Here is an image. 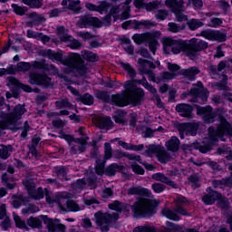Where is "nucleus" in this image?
<instances>
[{"label":"nucleus","mask_w":232,"mask_h":232,"mask_svg":"<svg viewBox=\"0 0 232 232\" xmlns=\"http://www.w3.org/2000/svg\"><path fill=\"white\" fill-rule=\"evenodd\" d=\"M119 146H121L124 150H130L131 151H140L144 148V145H131L124 141H119Z\"/></svg>","instance_id":"72a5a7b5"},{"label":"nucleus","mask_w":232,"mask_h":232,"mask_svg":"<svg viewBox=\"0 0 232 232\" xmlns=\"http://www.w3.org/2000/svg\"><path fill=\"white\" fill-rule=\"evenodd\" d=\"M42 222L46 225L49 232H64V227L59 219H50L46 216H40L38 218H30L27 220L28 226L33 228L41 227Z\"/></svg>","instance_id":"7ed1b4c3"},{"label":"nucleus","mask_w":232,"mask_h":232,"mask_svg":"<svg viewBox=\"0 0 232 232\" xmlns=\"http://www.w3.org/2000/svg\"><path fill=\"white\" fill-rule=\"evenodd\" d=\"M29 82L31 84H44V86H48L52 79L45 75L33 73L30 75Z\"/></svg>","instance_id":"aec40b11"},{"label":"nucleus","mask_w":232,"mask_h":232,"mask_svg":"<svg viewBox=\"0 0 232 232\" xmlns=\"http://www.w3.org/2000/svg\"><path fill=\"white\" fill-rule=\"evenodd\" d=\"M166 6L171 8L172 12L176 15L177 21L182 23V21H188V16L182 14V6H184V2L180 0L178 2L177 0H167L165 1Z\"/></svg>","instance_id":"9d476101"},{"label":"nucleus","mask_w":232,"mask_h":232,"mask_svg":"<svg viewBox=\"0 0 232 232\" xmlns=\"http://www.w3.org/2000/svg\"><path fill=\"white\" fill-rule=\"evenodd\" d=\"M86 186H89L91 189H93L95 188V182L94 181H84V179H79L74 184V188L76 191H81V189H84Z\"/></svg>","instance_id":"cd10ccee"},{"label":"nucleus","mask_w":232,"mask_h":232,"mask_svg":"<svg viewBox=\"0 0 232 232\" xmlns=\"http://www.w3.org/2000/svg\"><path fill=\"white\" fill-rule=\"evenodd\" d=\"M152 189L155 193H162V191H164V185L160 183H154L152 185Z\"/></svg>","instance_id":"5fc2aeb1"},{"label":"nucleus","mask_w":232,"mask_h":232,"mask_svg":"<svg viewBox=\"0 0 232 232\" xmlns=\"http://www.w3.org/2000/svg\"><path fill=\"white\" fill-rule=\"evenodd\" d=\"M189 47L190 50H193L194 52H198V50H204V48H208V44L205 41H197V39L192 38L189 41Z\"/></svg>","instance_id":"bb28decb"},{"label":"nucleus","mask_w":232,"mask_h":232,"mask_svg":"<svg viewBox=\"0 0 232 232\" xmlns=\"http://www.w3.org/2000/svg\"><path fill=\"white\" fill-rule=\"evenodd\" d=\"M66 209H67V211H81V208L73 200H68L67 201Z\"/></svg>","instance_id":"ea45409f"},{"label":"nucleus","mask_w":232,"mask_h":232,"mask_svg":"<svg viewBox=\"0 0 232 232\" xmlns=\"http://www.w3.org/2000/svg\"><path fill=\"white\" fill-rule=\"evenodd\" d=\"M159 6V2H151L149 4H146L145 8L148 10V12H151L152 10H155Z\"/></svg>","instance_id":"4d7b16f0"},{"label":"nucleus","mask_w":232,"mask_h":232,"mask_svg":"<svg viewBox=\"0 0 232 232\" xmlns=\"http://www.w3.org/2000/svg\"><path fill=\"white\" fill-rule=\"evenodd\" d=\"M182 229V227H180L179 226L171 223L169 221L167 222V231H170V232H179Z\"/></svg>","instance_id":"49530a36"},{"label":"nucleus","mask_w":232,"mask_h":232,"mask_svg":"<svg viewBox=\"0 0 232 232\" xmlns=\"http://www.w3.org/2000/svg\"><path fill=\"white\" fill-rule=\"evenodd\" d=\"M165 146L169 151H177L179 150V146H180V140H179V138L177 137H172L166 142Z\"/></svg>","instance_id":"c85d7f7f"},{"label":"nucleus","mask_w":232,"mask_h":232,"mask_svg":"<svg viewBox=\"0 0 232 232\" xmlns=\"http://www.w3.org/2000/svg\"><path fill=\"white\" fill-rule=\"evenodd\" d=\"M130 3H131V0H126L125 4L111 7V15L114 17V21L118 19L124 21L130 17Z\"/></svg>","instance_id":"1a4fd4ad"},{"label":"nucleus","mask_w":232,"mask_h":232,"mask_svg":"<svg viewBox=\"0 0 232 232\" xmlns=\"http://www.w3.org/2000/svg\"><path fill=\"white\" fill-rule=\"evenodd\" d=\"M168 70H169L170 72H164L161 75L162 81H171V79H175L177 77V72L180 70V67L178 64L167 63Z\"/></svg>","instance_id":"6ab92c4d"},{"label":"nucleus","mask_w":232,"mask_h":232,"mask_svg":"<svg viewBox=\"0 0 232 232\" xmlns=\"http://www.w3.org/2000/svg\"><path fill=\"white\" fill-rule=\"evenodd\" d=\"M208 191L210 192L205 195L202 198L204 204L211 206V204H215V200H219V202H225L227 204V201L222 198V195L218 194L217 191L211 190V188H208Z\"/></svg>","instance_id":"dca6fc26"},{"label":"nucleus","mask_w":232,"mask_h":232,"mask_svg":"<svg viewBox=\"0 0 232 232\" xmlns=\"http://www.w3.org/2000/svg\"><path fill=\"white\" fill-rule=\"evenodd\" d=\"M198 130V123H182L179 125V135L183 139L184 135H197Z\"/></svg>","instance_id":"4468645a"},{"label":"nucleus","mask_w":232,"mask_h":232,"mask_svg":"<svg viewBox=\"0 0 232 232\" xmlns=\"http://www.w3.org/2000/svg\"><path fill=\"white\" fill-rule=\"evenodd\" d=\"M129 195H150V190L142 187H133L129 188Z\"/></svg>","instance_id":"473e14b6"},{"label":"nucleus","mask_w":232,"mask_h":232,"mask_svg":"<svg viewBox=\"0 0 232 232\" xmlns=\"http://www.w3.org/2000/svg\"><path fill=\"white\" fill-rule=\"evenodd\" d=\"M96 173L97 175H102V173H104V163H100L97 161Z\"/></svg>","instance_id":"774afa93"},{"label":"nucleus","mask_w":232,"mask_h":232,"mask_svg":"<svg viewBox=\"0 0 232 232\" xmlns=\"http://www.w3.org/2000/svg\"><path fill=\"white\" fill-rule=\"evenodd\" d=\"M95 222L102 232H108L110 229V222L119 219V214H106L98 212L94 215Z\"/></svg>","instance_id":"0eeeda50"},{"label":"nucleus","mask_w":232,"mask_h":232,"mask_svg":"<svg viewBox=\"0 0 232 232\" xmlns=\"http://www.w3.org/2000/svg\"><path fill=\"white\" fill-rule=\"evenodd\" d=\"M188 5H192L194 8H202L203 6L202 0H189Z\"/></svg>","instance_id":"052dcab7"},{"label":"nucleus","mask_w":232,"mask_h":232,"mask_svg":"<svg viewBox=\"0 0 232 232\" xmlns=\"http://www.w3.org/2000/svg\"><path fill=\"white\" fill-rule=\"evenodd\" d=\"M82 102L87 106H92V104H93V97L90 94H85L82 98Z\"/></svg>","instance_id":"de8ad7c7"},{"label":"nucleus","mask_w":232,"mask_h":232,"mask_svg":"<svg viewBox=\"0 0 232 232\" xmlns=\"http://www.w3.org/2000/svg\"><path fill=\"white\" fill-rule=\"evenodd\" d=\"M5 98H0V110H4V108H5L8 112H1L0 128L1 130H15V128H17V122H19L23 115L26 113V109L24 106L18 104L10 111L9 105L3 104Z\"/></svg>","instance_id":"f03ea898"},{"label":"nucleus","mask_w":232,"mask_h":232,"mask_svg":"<svg viewBox=\"0 0 232 232\" xmlns=\"http://www.w3.org/2000/svg\"><path fill=\"white\" fill-rule=\"evenodd\" d=\"M137 82L138 84H141L142 86H144V88L149 90L150 93H153V94L157 93V90L153 86L150 85V83H148V81L146 79L140 80Z\"/></svg>","instance_id":"a19ab883"},{"label":"nucleus","mask_w":232,"mask_h":232,"mask_svg":"<svg viewBox=\"0 0 232 232\" xmlns=\"http://www.w3.org/2000/svg\"><path fill=\"white\" fill-rule=\"evenodd\" d=\"M133 232H155V227L150 226H140L135 227Z\"/></svg>","instance_id":"a18cd8bd"},{"label":"nucleus","mask_w":232,"mask_h":232,"mask_svg":"<svg viewBox=\"0 0 232 232\" xmlns=\"http://www.w3.org/2000/svg\"><path fill=\"white\" fill-rule=\"evenodd\" d=\"M24 186H25L29 195L33 198L39 200L44 197V191H43V188H39L38 189H35V184H34L32 180H24Z\"/></svg>","instance_id":"ddd939ff"},{"label":"nucleus","mask_w":232,"mask_h":232,"mask_svg":"<svg viewBox=\"0 0 232 232\" xmlns=\"http://www.w3.org/2000/svg\"><path fill=\"white\" fill-rule=\"evenodd\" d=\"M158 204L157 199H140L133 205L131 209L134 217H146L155 213V208H157Z\"/></svg>","instance_id":"20e7f679"},{"label":"nucleus","mask_w":232,"mask_h":232,"mask_svg":"<svg viewBox=\"0 0 232 232\" xmlns=\"http://www.w3.org/2000/svg\"><path fill=\"white\" fill-rule=\"evenodd\" d=\"M86 139L83 140H77L76 142L77 144H80L81 147L79 149H74L75 151H84V146H86Z\"/></svg>","instance_id":"0e129e2a"},{"label":"nucleus","mask_w":232,"mask_h":232,"mask_svg":"<svg viewBox=\"0 0 232 232\" xmlns=\"http://www.w3.org/2000/svg\"><path fill=\"white\" fill-rule=\"evenodd\" d=\"M121 66H122V68H124L126 70V72H128V73H129V75H130V77H135V70H133V68H131L130 64L122 63Z\"/></svg>","instance_id":"864d4df0"},{"label":"nucleus","mask_w":232,"mask_h":232,"mask_svg":"<svg viewBox=\"0 0 232 232\" xmlns=\"http://www.w3.org/2000/svg\"><path fill=\"white\" fill-rule=\"evenodd\" d=\"M169 30L173 34H177V32H180V27L178 26L175 23H169Z\"/></svg>","instance_id":"bf43d9fd"},{"label":"nucleus","mask_w":232,"mask_h":232,"mask_svg":"<svg viewBox=\"0 0 232 232\" xmlns=\"http://www.w3.org/2000/svg\"><path fill=\"white\" fill-rule=\"evenodd\" d=\"M7 86H9L10 88H12V86H14V88L16 92H17V90H19V88H22V90H24V92H27L28 93H30L32 92V88H30V86L21 84L19 82V81H17V79L14 78V77L8 78Z\"/></svg>","instance_id":"5701e85b"},{"label":"nucleus","mask_w":232,"mask_h":232,"mask_svg":"<svg viewBox=\"0 0 232 232\" xmlns=\"http://www.w3.org/2000/svg\"><path fill=\"white\" fill-rule=\"evenodd\" d=\"M156 19H158V21H164V19L168 18V11L166 10H160L156 14Z\"/></svg>","instance_id":"8fccbe9b"},{"label":"nucleus","mask_w":232,"mask_h":232,"mask_svg":"<svg viewBox=\"0 0 232 232\" xmlns=\"http://www.w3.org/2000/svg\"><path fill=\"white\" fill-rule=\"evenodd\" d=\"M117 169H119V165H117V164H111L109 168H108V169H107V171H108V175H115V172L117 171Z\"/></svg>","instance_id":"69168bd1"},{"label":"nucleus","mask_w":232,"mask_h":232,"mask_svg":"<svg viewBox=\"0 0 232 232\" xmlns=\"http://www.w3.org/2000/svg\"><path fill=\"white\" fill-rule=\"evenodd\" d=\"M160 37V32L155 31L153 33H146L141 34H134L132 39L136 44H142V43H149L150 50L155 53L159 42L157 39Z\"/></svg>","instance_id":"39448f33"},{"label":"nucleus","mask_w":232,"mask_h":232,"mask_svg":"<svg viewBox=\"0 0 232 232\" xmlns=\"http://www.w3.org/2000/svg\"><path fill=\"white\" fill-rule=\"evenodd\" d=\"M13 217H14V220L15 222L16 227H19L20 229H26V223L21 220V218L18 215L14 213Z\"/></svg>","instance_id":"37998d69"},{"label":"nucleus","mask_w":232,"mask_h":232,"mask_svg":"<svg viewBox=\"0 0 232 232\" xmlns=\"http://www.w3.org/2000/svg\"><path fill=\"white\" fill-rule=\"evenodd\" d=\"M57 32L61 41H63L64 43H68V41H72L73 38L66 34V30L63 26L58 27Z\"/></svg>","instance_id":"e433bc0d"},{"label":"nucleus","mask_w":232,"mask_h":232,"mask_svg":"<svg viewBox=\"0 0 232 232\" xmlns=\"http://www.w3.org/2000/svg\"><path fill=\"white\" fill-rule=\"evenodd\" d=\"M56 104H57L58 108H69V109L72 108V105L70 104L68 100L57 102Z\"/></svg>","instance_id":"13d9d810"},{"label":"nucleus","mask_w":232,"mask_h":232,"mask_svg":"<svg viewBox=\"0 0 232 232\" xmlns=\"http://www.w3.org/2000/svg\"><path fill=\"white\" fill-rule=\"evenodd\" d=\"M64 64L70 68H74L81 73V75L86 72V68L84 67V64H82V60H81V55L77 53L69 54L68 60L64 62Z\"/></svg>","instance_id":"9b49d317"},{"label":"nucleus","mask_w":232,"mask_h":232,"mask_svg":"<svg viewBox=\"0 0 232 232\" xmlns=\"http://www.w3.org/2000/svg\"><path fill=\"white\" fill-rule=\"evenodd\" d=\"M198 89H193L191 91L192 95H197L199 99H202L203 102L208 101V97H209V92L206 89H202V82H198Z\"/></svg>","instance_id":"4be33fe9"},{"label":"nucleus","mask_w":232,"mask_h":232,"mask_svg":"<svg viewBox=\"0 0 232 232\" xmlns=\"http://www.w3.org/2000/svg\"><path fill=\"white\" fill-rule=\"evenodd\" d=\"M62 5L63 6L68 5L73 12H79L81 10V1L79 0H63Z\"/></svg>","instance_id":"c756f323"},{"label":"nucleus","mask_w":232,"mask_h":232,"mask_svg":"<svg viewBox=\"0 0 232 232\" xmlns=\"http://www.w3.org/2000/svg\"><path fill=\"white\" fill-rule=\"evenodd\" d=\"M12 8L14 9V14H17L18 15H24V12H26V8L17 5H12Z\"/></svg>","instance_id":"3c124183"},{"label":"nucleus","mask_w":232,"mask_h":232,"mask_svg":"<svg viewBox=\"0 0 232 232\" xmlns=\"http://www.w3.org/2000/svg\"><path fill=\"white\" fill-rule=\"evenodd\" d=\"M141 130H142L143 137H146V138L153 137V133L155 132V131H153V130H151L150 128H143Z\"/></svg>","instance_id":"680f3d73"},{"label":"nucleus","mask_w":232,"mask_h":232,"mask_svg":"<svg viewBox=\"0 0 232 232\" xmlns=\"http://www.w3.org/2000/svg\"><path fill=\"white\" fill-rule=\"evenodd\" d=\"M12 151H14V149L12 148V146H10V145H8V146L1 145L0 159L6 160L7 158L10 157V153H12Z\"/></svg>","instance_id":"f704fd0d"},{"label":"nucleus","mask_w":232,"mask_h":232,"mask_svg":"<svg viewBox=\"0 0 232 232\" xmlns=\"http://www.w3.org/2000/svg\"><path fill=\"white\" fill-rule=\"evenodd\" d=\"M152 179H154V180L163 182L164 184H167L168 186H171V188H177V184H175L173 181L169 180V179L166 178V176H164V174H162V173L154 174L152 176Z\"/></svg>","instance_id":"7c9ffc66"},{"label":"nucleus","mask_w":232,"mask_h":232,"mask_svg":"<svg viewBox=\"0 0 232 232\" xmlns=\"http://www.w3.org/2000/svg\"><path fill=\"white\" fill-rule=\"evenodd\" d=\"M211 140L219 139L220 137H229L232 135V126L224 118H219V124L215 130L213 128L208 129Z\"/></svg>","instance_id":"423d86ee"},{"label":"nucleus","mask_w":232,"mask_h":232,"mask_svg":"<svg viewBox=\"0 0 232 232\" xmlns=\"http://www.w3.org/2000/svg\"><path fill=\"white\" fill-rule=\"evenodd\" d=\"M198 115H203L205 122H215V118L217 115L215 112H212L210 106L207 107H198Z\"/></svg>","instance_id":"f3484780"},{"label":"nucleus","mask_w":232,"mask_h":232,"mask_svg":"<svg viewBox=\"0 0 232 232\" xmlns=\"http://www.w3.org/2000/svg\"><path fill=\"white\" fill-rule=\"evenodd\" d=\"M86 9L90 10L91 12H100V14H102V12H106L108 8H110V4L106 2H102L99 6L93 5V4H86Z\"/></svg>","instance_id":"393cba45"},{"label":"nucleus","mask_w":232,"mask_h":232,"mask_svg":"<svg viewBox=\"0 0 232 232\" xmlns=\"http://www.w3.org/2000/svg\"><path fill=\"white\" fill-rule=\"evenodd\" d=\"M78 26L80 28H87V26L100 28V26H102V22L97 17L84 16L78 21Z\"/></svg>","instance_id":"2eb2a0df"},{"label":"nucleus","mask_w":232,"mask_h":232,"mask_svg":"<svg viewBox=\"0 0 232 232\" xmlns=\"http://www.w3.org/2000/svg\"><path fill=\"white\" fill-rule=\"evenodd\" d=\"M201 35L208 41H226V34L218 31H203Z\"/></svg>","instance_id":"a211bd4d"},{"label":"nucleus","mask_w":232,"mask_h":232,"mask_svg":"<svg viewBox=\"0 0 232 232\" xmlns=\"http://www.w3.org/2000/svg\"><path fill=\"white\" fill-rule=\"evenodd\" d=\"M148 155H156L158 157V160L162 163L168 162L169 160V156L164 150V148L157 145H150L147 150Z\"/></svg>","instance_id":"f8f14e48"},{"label":"nucleus","mask_w":232,"mask_h":232,"mask_svg":"<svg viewBox=\"0 0 232 232\" xmlns=\"http://www.w3.org/2000/svg\"><path fill=\"white\" fill-rule=\"evenodd\" d=\"M163 44V51L165 53H169V50L175 54L180 53L182 50H186V43L180 40H174L173 38L165 37L161 41Z\"/></svg>","instance_id":"6e6552de"},{"label":"nucleus","mask_w":232,"mask_h":232,"mask_svg":"<svg viewBox=\"0 0 232 232\" xmlns=\"http://www.w3.org/2000/svg\"><path fill=\"white\" fill-rule=\"evenodd\" d=\"M139 64H140L141 66L142 73H145L146 75H148L150 81H155V74H153V72H151L150 71H146V69H144V68H154L153 63L146 60L140 59Z\"/></svg>","instance_id":"b1692460"},{"label":"nucleus","mask_w":232,"mask_h":232,"mask_svg":"<svg viewBox=\"0 0 232 232\" xmlns=\"http://www.w3.org/2000/svg\"><path fill=\"white\" fill-rule=\"evenodd\" d=\"M164 217L169 218V220H180L179 214L173 210H169V208H164L162 210Z\"/></svg>","instance_id":"c9c22d12"},{"label":"nucleus","mask_w":232,"mask_h":232,"mask_svg":"<svg viewBox=\"0 0 232 232\" xmlns=\"http://www.w3.org/2000/svg\"><path fill=\"white\" fill-rule=\"evenodd\" d=\"M95 121L102 130H110L113 126V121L110 117L98 116Z\"/></svg>","instance_id":"412c9836"},{"label":"nucleus","mask_w":232,"mask_h":232,"mask_svg":"<svg viewBox=\"0 0 232 232\" xmlns=\"http://www.w3.org/2000/svg\"><path fill=\"white\" fill-rule=\"evenodd\" d=\"M17 68H18L19 72H28V70H30V68H32V66L28 63L21 62L17 64Z\"/></svg>","instance_id":"09e8293b"},{"label":"nucleus","mask_w":232,"mask_h":232,"mask_svg":"<svg viewBox=\"0 0 232 232\" xmlns=\"http://www.w3.org/2000/svg\"><path fill=\"white\" fill-rule=\"evenodd\" d=\"M24 5L30 8H41L43 6V0H22Z\"/></svg>","instance_id":"4c0bfd02"},{"label":"nucleus","mask_w":232,"mask_h":232,"mask_svg":"<svg viewBox=\"0 0 232 232\" xmlns=\"http://www.w3.org/2000/svg\"><path fill=\"white\" fill-rule=\"evenodd\" d=\"M132 171H134V173H138V175H144V169H142L140 166L139 165H132Z\"/></svg>","instance_id":"338daca9"},{"label":"nucleus","mask_w":232,"mask_h":232,"mask_svg":"<svg viewBox=\"0 0 232 232\" xmlns=\"http://www.w3.org/2000/svg\"><path fill=\"white\" fill-rule=\"evenodd\" d=\"M109 208L114 211H122V204H121L119 201H114L112 204H110Z\"/></svg>","instance_id":"603ef678"},{"label":"nucleus","mask_w":232,"mask_h":232,"mask_svg":"<svg viewBox=\"0 0 232 232\" xmlns=\"http://www.w3.org/2000/svg\"><path fill=\"white\" fill-rule=\"evenodd\" d=\"M177 111H179L181 117H191V111H193V107L188 104H179L176 106Z\"/></svg>","instance_id":"a878e982"},{"label":"nucleus","mask_w":232,"mask_h":232,"mask_svg":"<svg viewBox=\"0 0 232 232\" xmlns=\"http://www.w3.org/2000/svg\"><path fill=\"white\" fill-rule=\"evenodd\" d=\"M111 159V145L105 143V160Z\"/></svg>","instance_id":"6e6d98bb"},{"label":"nucleus","mask_w":232,"mask_h":232,"mask_svg":"<svg viewBox=\"0 0 232 232\" xmlns=\"http://www.w3.org/2000/svg\"><path fill=\"white\" fill-rule=\"evenodd\" d=\"M204 24L202 22L196 20V19H191L190 21L188 22V25L190 28V30H197V28H200Z\"/></svg>","instance_id":"c03bdc74"},{"label":"nucleus","mask_w":232,"mask_h":232,"mask_svg":"<svg viewBox=\"0 0 232 232\" xmlns=\"http://www.w3.org/2000/svg\"><path fill=\"white\" fill-rule=\"evenodd\" d=\"M48 57L52 59V61H56L57 63H61L63 61V54L60 53H55L52 50L47 52Z\"/></svg>","instance_id":"58836bf2"},{"label":"nucleus","mask_w":232,"mask_h":232,"mask_svg":"<svg viewBox=\"0 0 232 232\" xmlns=\"http://www.w3.org/2000/svg\"><path fill=\"white\" fill-rule=\"evenodd\" d=\"M198 72H199V71L197 67H192V68L185 70L184 75H186V77H188V79L191 80V79H193V77L195 75H198Z\"/></svg>","instance_id":"79ce46f5"},{"label":"nucleus","mask_w":232,"mask_h":232,"mask_svg":"<svg viewBox=\"0 0 232 232\" xmlns=\"http://www.w3.org/2000/svg\"><path fill=\"white\" fill-rule=\"evenodd\" d=\"M133 23H134V28H136V30H139L140 28H151V26H155V24L150 20H141V21L133 20Z\"/></svg>","instance_id":"2f4dec72"},{"label":"nucleus","mask_w":232,"mask_h":232,"mask_svg":"<svg viewBox=\"0 0 232 232\" xmlns=\"http://www.w3.org/2000/svg\"><path fill=\"white\" fill-rule=\"evenodd\" d=\"M221 24H222V19L213 18L210 22L209 26H212L213 28H217V26H221Z\"/></svg>","instance_id":"e2e57ef3"},{"label":"nucleus","mask_w":232,"mask_h":232,"mask_svg":"<svg viewBox=\"0 0 232 232\" xmlns=\"http://www.w3.org/2000/svg\"><path fill=\"white\" fill-rule=\"evenodd\" d=\"M125 90L121 94H114L111 96V102L116 106H128L133 104L137 106L144 97L142 89H135V82H127L124 84Z\"/></svg>","instance_id":"f257e3e1"}]
</instances>
